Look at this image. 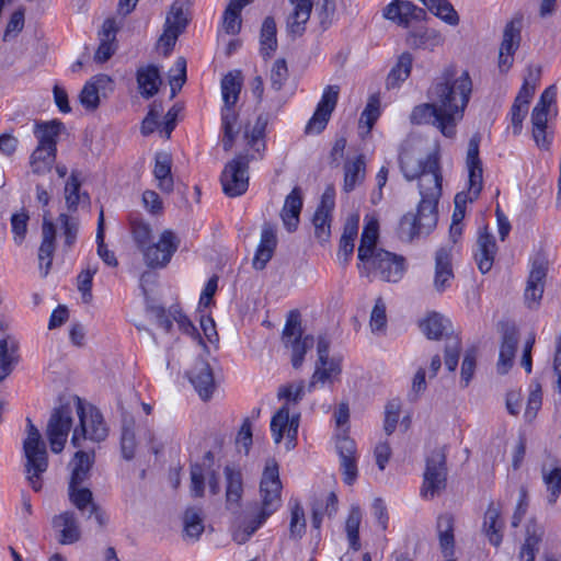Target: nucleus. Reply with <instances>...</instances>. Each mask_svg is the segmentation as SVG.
<instances>
[{
	"label": "nucleus",
	"instance_id": "52",
	"mask_svg": "<svg viewBox=\"0 0 561 561\" xmlns=\"http://www.w3.org/2000/svg\"><path fill=\"white\" fill-rule=\"evenodd\" d=\"M121 449L124 459L131 460L135 457V420L129 415H124L123 417Z\"/></svg>",
	"mask_w": 561,
	"mask_h": 561
},
{
	"label": "nucleus",
	"instance_id": "20",
	"mask_svg": "<svg viewBox=\"0 0 561 561\" xmlns=\"http://www.w3.org/2000/svg\"><path fill=\"white\" fill-rule=\"evenodd\" d=\"M187 378L202 400H208L215 390V379L210 365L197 358L187 371Z\"/></svg>",
	"mask_w": 561,
	"mask_h": 561
},
{
	"label": "nucleus",
	"instance_id": "60",
	"mask_svg": "<svg viewBox=\"0 0 561 561\" xmlns=\"http://www.w3.org/2000/svg\"><path fill=\"white\" fill-rule=\"evenodd\" d=\"M542 404V392L541 386L539 383H533L530 386V392L527 400V405L525 410V419L528 422H531L536 416L538 411L540 410Z\"/></svg>",
	"mask_w": 561,
	"mask_h": 561
},
{
	"label": "nucleus",
	"instance_id": "8",
	"mask_svg": "<svg viewBox=\"0 0 561 561\" xmlns=\"http://www.w3.org/2000/svg\"><path fill=\"white\" fill-rule=\"evenodd\" d=\"M447 484L446 454L443 448H436L426 457L421 495L433 499L445 490Z\"/></svg>",
	"mask_w": 561,
	"mask_h": 561
},
{
	"label": "nucleus",
	"instance_id": "51",
	"mask_svg": "<svg viewBox=\"0 0 561 561\" xmlns=\"http://www.w3.org/2000/svg\"><path fill=\"white\" fill-rule=\"evenodd\" d=\"M362 518L363 513L359 505L353 504L350 508L345 522V531L350 543V548L353 549L354 551H358L360 549L359 526L362 523Z\"/></svg>",
	"mask_w": 561,
	"mask_h": 561
},
{
	"label": "nucleus",
	"instance_id": "44",
	"mask_svg": "<svg viewBox=\"0 0 561 561\" xmlns=\"http://www.w3.org/2000/svg\"><path fill=\"white\" fill-rule=\"evenodd\" d=\"M413 58L410 53H403L399 56L397 64L392 67L386 79L388 90L398 88L405 81L412 69Z\"/></svg>",
	"mask_w": 561,
	"mask_h": 561
},
{
	"label": "nucleus",
	"instance_id": "61",
	"mask_svg": "<svg viewBox=\"0 0 561 561\" xmlns=\"http://www.w3.org/2000/svg\"><path fill=\"white\" fill-rule=\"evenodd\" d=\"M461 342L458 336L447 337L445 345V366L448 370L454 371L459 362Z\"/></svg>",
	"mask_w": 561,
	"mask_h": 561
},
{
	"label": "nucleus",
	"instance_id": "7",
	"mask_svg": "<svg viewBox=\"0 0 561 561\" xmlns=\"http://www.w3.org/2000/svg\"><path fill=\"white\" fill-rule=\"evenodd\" d=\"M282 339L285 346L291 350L293 367L300 368L305 355L312 348L314 340L312 335L302 336L300 313L297 310H291L288 313Z\"/></svg>",
	"mask_w": 561,
	"mask_h": 561
},
{
	"label": "nucleus",
	"instance_id": "42",
	"mask_svg": "<svg viewBox=\"0 0 561 561\" xmlns=\"http://www.w3.org/2000/svg\"><path fill=\"white\" fill-rule=\"evenodd\" d=\"M18 359L16 341L12 337L0 340V382L11 374Z\"/></svg>",
	"mask_w": 561,
	"mask_h": 561
},
{
	"label": "nucleus",
	"instance_id": "5",
	"mask_svg": "<svg viewBox=\"0 0 561 561\" xmlns=\"http://www.w3.org/2000/svg\"><path fill=\"white\" fill-rule=\"evenodd\" d=\"M26 423L27 436L23 442L26 478L32 489L38 492L42 489L41 477L48 468V454L39 431L30 417L26 419Z\"/></svg>",
	"mask_w": 561,
	"mask_h": 561
},
{
	"label": "nucleus",
	"instance_id": "9",
	"mask_svg": "<svg viewBox=\"0 0 561 561\" xmlns=\"http://www.w3.org/2000/svg\"><path fill=\"white\" fill-rule=\"evenodd\" d=\"M249 158L239 154L229 161L221 172L220 182L224 193L229 197L244 194L249 186Z\"/></svg>",
	"mask_w": 561,
	"mask_h": 561
},
{
	"label": "nucleus",
	"instance_id": "24",
	"mask_svg": "<svg viewBox=\"0 0 561 561\" xmlns=\"http://www.w3.org/2000/svg\"><path fill=\"white\" fill-rule=\"evenodd\" d=\"M466 163L469 173V188L467 194L470 196V202L478 198L482 190V163L479 158V140L471 138L468 145Z\"/></svg>",
	"mask_w": 561,
	"mask_h": 561
},
{
	"label": "nucleus",
	"instance_id": "48",
	"mask_svg": "<svg viewBox=\"0 0 561 561\" xmlns=\"http://www.w3.org/2000/svg\"><path fill=\"white\" fill-rule=\"evenodd\" d=\"M226 477V500L228 504H239L243 495L242 474L239 470L227 466L225 467Z\"/></svg>",
	"mask_w": 561,
	"mask_h": 561
},
{
	"label": "nucleus",
	"instance_id": "41",
	"mask_svg": "<svg viewBox=\"0 0 561 561\" xmlns=\"http://www.w3.org/2000/svg\"><path fill=\"white\" fill-rule=\"evenodd\" d=\"M205 529L204 515L201 507H187L183 514L184 538L198 540Z\"/></svg>",
	"mask_w": 561,
	"mask_h": 561
},
{
	"label": "nucleus",
	"instance_id": "28",
	"mask_svg": "<svg viewBox=\"0 0 561 561\" xmlns=\"http://www.w3.org/2000/svg\"><path fill=\"white\" fill-rule=\"evenodd\" d=\"M277 245L276 230L270 224L262 227L260 243L253 257V267L263 270L272 259Z\"/></svg>",
	"mask_w": 561,
	"mask_h": 561
},
{
	"label": "nucleus",
	"instance_id": "6",
	"mask_svg": "<svg viewBox=\"0 0 561 561\" xmlns=\"http://www.w3.org/2000/svg\"><path fill=\"white\" fill-rule=\"evenodd\" d=\"M79 425L73 430L71 444L76 448L82 446V440L100 443L107 437L108 430L102 413L92 405H87L79 397L73 398Z\"/></svg>",
	"mask_w": 561,
	"mask_h": 561
},
{
	"label": "nucleus",
	"instance_id": "26",
	"mask_svg": "<svg viewBox=\"0 0 561 561\" xmlns=\"http://www.w3.org/2000/svg\"><path fill=\"white\" fill-rule=\"evenodd\" d=\"M56 229L51 220L45 215L42 226V243L38 249V261L42 276L46 277L49 273L55 252Z\"/></svg>",
	"mask_w": 561,
	"mask_h": 561
},
{
	"label": "nucleus",
	"instance_id": "45",
	"mask_svg": "<svg viewBox=\"0 0 561 561\" xmlns=\"http://www.w3.org/2000/svg\"><path fill=\"white\" fill-rule=\"evenodd\" d=\"M62 123L51 121L46 123H37L34 127V135L38 140L36 147L57 148V138L61 131Z\"/></svg>",
	"mask_w": 561,
	"mask_h": 561
},
{
	"label": "nucleus",
	"instance_id": "38",
	"mask_svg": "<svg viewBox=\"0 0 561 561\" xmlns=\"http://www.w3.org/2000/svg\"><path fill=\"white\" fill-rule=\"evenodd\" d=\"M378 229L377 220H370L364 227L357 253L358 260L362 262V265H358L359 268L366 267V262L373 259V255L379 250L376 249Z\"/></svg>",
	"mask_w": 561,
	"mask_h": 561
},
{
	"label": "nucleus",
	"instance_id": "32",
	"mask_svg": "<svg viewBox=\"0 0 561 561\" xmlns=\"http://www.w3.org/2000/svg\"><path fill=\"white\" fill-rule=\"evenodd\" d=\"M545 535L543 527L530 519L526 525L525 541L519 551L520 561H534Z\"/></svg>",
	"mask_w": 561,
	"mask_h": 561
},
{
	"label": "nucleus",
	"instance_id": "30",
	"mask_svg": "<svg viewBox=\"0 0 561 561\" xmlns=\"http://www.w3.org/2000/svg\"><path fill=\"white\" fill-rule=\"evenodd\" d=\"M302 205L304 201L301 188L296 186L286 196L280 211L284 226L289 232L295 231L298 227Z\"/></svg>",
	"mask_w": 561,
	"mask_h": 561
},
{
	"label": "nucleus",
	"instance_id": "58",
	"mask_svg": "<svg viewBox=\"0 0 561 561\" xmlns=\"http://www.w3.org/2000/svg\"><path fill=\"white\" fill-rule=\"evenodd\" d=\"M306 531L305 511L299 503H295L290 510L289 536L291 539H300Z\"/></svg>",
	"mask_w": 561,
	"mask_h": 561
},
{
	"label": "nucleus",
	"instance_id": "13",
	"mask_svg": "<svg viewBox=\"0 0 561 561\" xmlns=\"http://www.w3.org/2000/svg\"><path fill=\"white\" fill-rule=\"evenodd\" d=\"M300 415L298 413L290 415L289 407L285 403L271 420V433L275 444H279L286 435V448L293 449L296 446Z\"/></svg>",
	"mask_w": 561,
	"mask_h": 561
},
{
	"label": "nucleus",
	"instance_id": "10",
	"mask_svg": "<svg viewBox=\"0 0 561 561\" xmlns=\"http://www.w3.org/2000/svg\"><path fill=\"white\" fill-rule=\"evenodd\" d=\"M72 426V410L69 404L56 408L47 423L46 435L50 449L59 454L65 448L67 437Z\"/></svg>",
	"mask_w": 561,
	"mask_h": 561
},
{
	"label": "nucleus",
	"instance_id": "50",
	"mask_svg": "<svg viewBox=\"0 0 561 561\" xmlns=\"http://www.w3.org/2000/svg\"><path fill=\"white\" fill-rule=\"evenodd\" d=\"M277 28L274 18L267 16L264 19L261 27L260 44L261 54L264 58L271 57L277 48Z\"/></svg>",
	"mask_w": 561,
	"mask_h": 561
},
{
	"label": "nucleus",
	"instance_id": "59",
	"mask_svg": "<svg viewBox=\"0 0 561 561\" xmlns=\"http://www.w3.org/2000/svg\"><path fill=\"white\" fill-rule=\"evenodd\" d=\"M58 222L60 224L65 245L68 248L72 247L76 242L79 230V222L77 218L68 216L67 214H60L58 217Z\"/></svg>",
	"mask_w": 561,
	"mask_h": 561
},
{
	"label": "nucleus",
	"instance_id": "4",
	"mask_svg": "<svg viewBox=\"0 0 561 561\" xmlns=\"http://www.w3.org/2000/svg\"><path fill=\"white\" fill-rule=\"evenodd\" d=\"M130 233L145 264L150 268L165 267L180 247V238L170 229L162 231L157 242H152L151 226L142 219L129 221Z\"/></svg>",
	"mask_w": 561,
	"mask_h": 561
},
{
	"label": "nucleus",
	"instance_id": "56",
	"mask_svg": "<svg viewBox=\"0 0 561 561\" xmlns=\"http://www.w3.org/2000/svg\"><path fill=\"white\" fill-rule=\"evenodd\" d=\"M542 480L546 484L548 495V502L553 504L557 502L561 494V467L556 466L547 468L546 466L541 469Z\"/></svg>",
	"mask_w": 561,
	"mask_h": 561
},
{
	"label": "nucleus",
	"instance_id": "53",
	"mask_svg": "<svg viewBox=\"0 0 561 561\" xmlns=\"http://www.w3.org/2000/svg\"><path fill=\"white\" fill-rule=\"evenodd\" d=\"M187 24L185 2L183 0H175L167 14L164 27L182 34Z\"/></svg>",
	"mask_w": 561,
	"mask_h": 561
},
{
	"label": "nucleus",
	"instance_id": "29",
	"mask_svg": "<svg viewBox=\"0 0 561 561\" xmlns=\"http://www.w3.org/2000/svg\"><path fill=\"white\" fill-rule=\"evenodd\" d=\"M341 373L342 367L339 358L332 357L331 359H318L308 385V391H313L319 383L324 385L334 382Z\"/></svg>",
	"mask_w": 561,
	"mask_h": 561
},
{
	"label": "nucleus",
	"instance_id": "11",
	"mask_svg": "<svg viewBox=\"0 0 561 561\" xmlns=\"http://www.w3.org/2000/svg\"><path fill=\"white\" fill-rule=\"evenodd\" d=\"M363 270L367 275L370 272H376L381 279L396 283L403 276L405 270L404 257L379 249L373 255V259L366 262V267H363Z\"/></svg>",
	"mask_w": 561,
	"mask_h": 561
},
{
	"label": "nucleus",
	"instance_id": "21",
	"mask_svg": "<svg viewBox=\"0 0 561 561\" xmlns=\"http://www.w3.org/2000/svg\"><path fill=\"white\" fill-rule=\"evenodd\" d=\"M496 251L495 238L488 231V227L480 228L473 257L482 274L488 273L492 268Z\"/></svg>",
	"mask_w": 561,
	"mask_h": 561
},
{
	"label": "nucleus",
	"instance_id": "35",
	"mask_svg": "<svg viewBox=\"0 0 561 561\" xmlns=\"http://www.w3.org/2000/svg\"><path fill=\"white\" fill-rule=\"evenodd\" d=\"M454 278L451 260L449 251L445 248L439 249L435 255V276L434 287L437 291L442 293L450 286Z\"/></svg>",
	"mask_w": 561,
	"mask_h": 561
},
{
	"label": "nucleus",
	"instance_id": "36",
	"mask_svg": "<svg viewBox=\"0 0 561 561\" xmlns=\"http://www.w3.org/2000/svg\"><path fill=\"white\" fill-rule=\"evenodd\" d=\"M344 183L343 190L350 193L360 185L366 176L365 157L359 154L355 158L347 159L344 163Z\"/></svg>",
	"mask_w": 561,
	"mask_h": 561
},
{
	"label": "nucleus",
	"instance_id": "23",
	"mask_svg": "<svg viewBox=\"0 0 561 561\" xmlns=\"http://www.w3.org/2000/svg\"><path fill=\"white\" fill-rule=\"evenodd\" d=\"M336 450L344 483L352 485L357 479L356 444L347 436L337 437Z\"/></svg>",
	"mask_w": 561,
	"mask_h": 561
},
{
	"label": "nucleus",
	"instance_id": "3",
	"mask_svg": "<svg viewBox=\"0 0 561 561\" xmlns=\"http://www.w3.org/2000/svg\"><path fill=\"white\" fill-rule=\"evenodd\" d=\"M280 491L282 482L278 465L274 459H270L265 463L260 483L261 501L249 506L247 519L232 534L237 543H245L267 518L280 507Z\"/></svg>",
	"mask_w": 561,
	"mask_h": 561
},
{
	"label": "nucleus",
	"instance_id": "57",
	"mask_svg": "<svg viewBox=\"0 0 561 561\" xmlns=\"http://www.w3.org/2000/svg\"><path fill=\"white\" fill-rule=\"evenodd\" d=\"M98 255L108 266H117L118 262L114 252L110 251L104 242V213L101 209L96 230Z\"/></svg>",
	"mask_w": 561,
	"mask_h": 561
},
{
	"label": "nucleus",
	"instance_id": "1",
	"mask_svg": "<svg viewBox=\"0 0 561 561\" xmlns=\"http://www.w3.org/2000/svg\"><path fill=\"white\" fill-rule=\"evenodd\" d=\"M416 179L419 180L421 195L416 213L403 215L397 230L399 239L405 242L430 234L437 225V205L442 195V174L436 154H427V169L420 173Z\"/></svg>",
	"mask_w": 561,
	"mask_h": 561
},
{
	"label": "nucleus",
	"instance_id": "17",
	"mask_svg": "<svg viewBox=\"0 0 561 561\" xmlns=\"http://www.w3.org/2000/svg\"><path fill=\"white\" fill-rule=\"evenodd\" d=\"M522 18L510 21L503 32V41L500 47L499 68L506 72L513 65V55L520 42Z\"/></svg>",
	"mask_w": 561,
	"mask_h": 561
},
{
	"label": "nucleus",
	"instance_id": "39",
	"mask_svg": "<svg viewBox=\"0 0 561 561\" xmlns=\"http://www.w3.org/2000/svg\"><path fill=\"white\" fill-rule=\"evenodd\" d=\"M172 159L167 152H158L156 154V163L153 169L154 178L158 186L162 192L171 193L173 191V178L171 174Z\"/></svg>",
	"mask_w": 561,
	"mask_h": 561
},
{
	"label": "nucleus",
	"instance_id": "43",
	"mask_svg": "<svg viewBox=\"0 0 561 561\" xmlns=\"http://www.w3.org/2000/svg\"><path fill=\"white\" fill-rule=\"evenodd\" d=\"M500 508L495 506L493 503H490L484 515L483 528L490 543H492L495 547L500 546L503 537L502 529L504 524L500 519Z\"/></svg>",
	"mask_w": 561,
	"mask_h": 561
},
{
	"label": "nucleus",
	"instance_id": "15",
	"mask_svg": "<svg viewBox=\"0 0 561 561\" xmlns=\"http://www.w3.org/2000/svg\"><path fill=\"white\" fill-rule=\"evenodd\" d=\"M339 94L340 87L336 84L328 85L324 88L321 100L318 103L312 117L309 119L306 126L307 134H319L325 128L331 114L337 104Z\"/></svg>",
	"mask_w": 561,
	"mask_h": 561
},
{
	"label": "nucleus",
	"instance_id": "40",
	"mask_svg": "<svg viewBox=\"0 0 561 561\" xmlns=\"http://www.w3.org/2000/svg\"><path fill=\"white\" fill-rule=\"evenodd\" d=\"M94 461V454L78 450L71 462V477L69 484H82L88 478Z\"/></svg>",
	"mask_w": 561,
	"mask_h": 561
},
{
	"label": "nucleus",
	"instance_id": "14",
	"mask_svg": "<svg viewBox=\"0 0 561 561\" xmlns=\"http://www.w3.org/2000/svg\"><path fill=\"white\" fill-rule=\"evenodd\" d=\"M548 273V262L542 255H537L531 262V268L524 293L525 305L536 309L540 305L545 291V279Z\"/></svg>",
	"mask_w": 561,
	"mask_h": 561
},
{
	"label": "nucleus",
	"instance_id": "22",
	"mask_svg": "<svg viewBox=\"0 0 561 561\" xmlns=\"http://www.w3.org/2000/svg\"><path fill=\"white\" fill-rule=\"evenodd\" d=\"M425 10L411 1L393 0L383 11V16L399 25L408 26L412 21H421L425 18Z\"/></svg>",
	"mask_w": 561,
	"mask_h": 561
},
{
	"label": "nucleus",
	"instance_id": "19",
	"mask_svg": "<svg viewBox=\"0 0 561 561\" xmlns=\"http://www.w3.org/2000/svg\"><path fill=\"white\" fill-rule=\"evenodd\" d=\"M400 169L408 181L415 180L427 169V154H423L417 144L405 142L399 154Z\"/></svg>",
	"mask_w": 561,
	"mask_h": 561
},
{
	"label": "nucleus",
	"instance_id": "2",
	"mask_svg": "<svg viewBox=\"0 0 561 561\" xmlns=\"http://www.w3.org/2000/svg\"><path fill=\"white\" fill-rule=\"evenodd\" d=\"M472 92V81L467 71L458 75L454 66H448L434 78L427 90L430 101L439 106L447 119L457 128L462 119Z\"/></svg>",
	"mask_w": 561,
	"mask_h": 561
},
{
	"label": "nucleus",
	"instance_id": "18",
	"mask_svg": "<svg viewBox=\"0 0 561 561\" xmlns=\"http://www.w3.org/2000/svg\"><path fill=\"white\" fill-rule=\"evenodd\" d=\"M69 501L80 512L89 510V517L93 516L100 527H103L107 523V516L104 511L93 501L92 491L82 484H69L68 485Z\"/></svg>",
	"mask_w": 561,
	"mask_h": 561
},
{
	"label": "nucleus",
	"instance_id": "37",
	"mask_svg": "<svg viewBox=\"0 0 561 561\" xmlns=\"http://www.w3.org/2000/svg\"><path fill=\"white\" fill-rule=\"evenodd\" d=\"M518 344V334L517 331L513 329H507L503 333L502 344L500 348L499 362H497V371L501 375L506 374L510 368L513 366L516 348Z\"/></svg>",
	"mask_w": 561,
	"mask_h": 561
},
{
	"label": "nucleus",
	"instance_id": "62",
	"mask_svg": "<svg viewBox=\"0 0 561 561\" xmlns=\"http://www.w3.org/2000/svg\"><path fill=\"white\" fill-rule=\"evenodd\" d=\"M267 121L259 116L254 126L252 127L251 131L245 130V138L248 139V145L255 149L256 151L261 150V147L264 149V144L261 142L265 128H266Z\"/></svg>",
	"mask_w": 561,
	"mask_h": 561
},
{
	"label": "nucleus",
	"instance_id": "31",
	"mask_svg": "<svg viewBox=\"0 0 561 561\" xmlns=\"http://www.w3.org/2000/svg\"><path fill=\"white\" fill-rule=\"evenodd\" d=\"M207 478L209 490L213 494L220 491L219 477L210 470L207 473L202 465L195 463L191 467V494L194 497H202L205 490V480Z\"/></svg>",
	"mask_w": 561,
	"mask_h": 561
},
{
	"label": "nucleus",
	"instance_id": "34",
	"mask_svg": "<svg viewBox=\"0 0 561 561\" xmlns=\"http://www.w3.org/2000/svg\"><path fill=\"white\" fill-rule=\"evenodd\" d=\"M112 82L106 75H98L89 80L82 88L79 99L85 110L94 111L100 104V90L105 89Z\"/></svg>",
	"mask_w": 561,
	"mask_h": 561
},
{
	"label": "nucleus",
	"instance_id": "55",
	"mask_svg": "<svg viewBox=\"0 0 561 561\" xmlns=\"http://www.w3.org/2000/svg\"><path fill=\"white\" fill-rule=\"evenodd\" d=\"M79 172L73 170L65 185V199L69 211H76L81 199H89L87 193L80 194Z\"/></svg>",
	"mask_w": 561,
	"mask_h": 561
},
{
	"label": "nucleus",
	"instance_id": "46",
	"mask_svg": "<svg viewBox=\"0 0 561 561\" xmlns=\"http://www.w3.org/2000/svg\"><path fill=\"white\" fill-rule=\"evenodd\" d=\"M449 327L450 321L437 312L430 313L425 319H423L420 322L421 331L430 340L442 339Z\"/></svg>",
	"mask_w": 561,
	"mask_h": 561
},
{
	"label": "nucleus",
	"instance_id": "25",
	"mask_svg": "<svg viewBox=\"0 0 561 561\" xmlns=\"http://www.w3.org/2000/svg\"><path fill=\"white\" fill-rule=\"evenodd\" d=\"M293 7L286 19V31L293 38L300 37L306 32V25L310 19L313 0H288Z\"/></svg>",
	"mask_w": 561,
	"mask_h": 561
},
{
	"label": "nucleus",
	"instance_id": "64",
	"mask_svg": "<svg viewBox=\"0 0 561 561\" xmlns=\"http://www.w3.org/2000/svg\"><path fill=\"white\" fill-rule=\"evenodd\" d=\"M288 78V68L286 60L280 58L275 60L271 69V87L275 91H279Z\"/></svg>",
	"mask_w": 561,
	"mask_h": 561
},
{
	"label": "nucleus",
	"instance_id": "16",
	"mask_svg": "<svg viewBox=\"0 0 561 561\" xmlns=\"http://www.w3.org/2000/svg\"><path fill=\"white\" fill-rule=\"evenodd\" d=\"M334 206L335 191L332 186H329L324 190L312 218L314 236L321 243L329 241L331 236V218Z\"/></svg>",
	"mask_w": 561,
	"mask_h": 561
},
{
	"label": "nucleus",
	"instance_id": "54",
	"mask_svg": "<svg viewBox=\"0 0 561 561\" xmlns=\"http://www.w3.org/2000/svg\"><path fill=\"white\" fill-rule=\"evenodd\" d=\"M424 5L436 16L449 25L459 23V15L448 0H421Z\"/></svg>",
	"mask_w": 561,
	"mask_h": 561
},
{
	"label": "nucleus",
	"instance_id": "47",
	"mask_svg": "<svg viewBox=\"0 0 561 561\" xmlns=\"http://www.w3.org/2000/svg\"><path fill=\"white\" fill-rule=\"evenodd\" d=\"M242 88L240 71H230L221 79V95L225 105L234 106Z\"/></svg>",
	"mask_w": 561,
	"mask_h": 561
},
{
	"label": "nucleus",
	"instance_id": "63",
	"mask_svg": "<svg viewBox=\"0 0 561 561\" xmlns=\"http://www.w3.org/2000/svg\"><path fill=\"white\" fill-rule=\"evenodd\" d=\"M96 271V266H88L78 275V289L82 294V299L85 304L92 300V278Z\"/></svg>",
	"mask_w": 561,
	"mask_h": 561
},
{
	"label": "nucleus",
	"instance_id": "12",
	"mask_svg": "<svg viewBox=\"0 0 561 561\" xmlns=\"http://www.w3.org/2000/svg\"><path fill=\"white\" fill-rule=\"evenodd\" d=\"M410 122L414 125H433L447 138H454L457 133L454 124L433 101L414 106L410 114Z\"/></svg>",
	"mask_w": 561,
	"mask_h": 561
},
{
	"label": "nucleus",
	"instance_id": "27",
	"mask_svg": "<svg viewBox=\"0 0 561 561\" xmlns=\"http://www.w3.org/2000/svg\"><path fill=\"white\" fill-rule=\"evenodd\" d=\"M51 525L58 531V542L61 545H71L81 538L80 525L76 513L72 511H66L56 515L51 520Z\"/></svg>",
	"mask_w": 561,
	"mask_h": 561
},
{
	"label": "nucleus",
	"instance_id": "49",
	"mask_svg": "<svg viewBox=\"0 0 561 561\" xmlns=\"http://www.w3.org/2000/svg\"><path fill=\"white\" fill-rule=\"evenodd\" d=\"M57 148L36 147L30 158L32 172L35 174H45L50 171L56 159Z\"/></svg>",
	"mask_w": 561,
	"mask_h": 561
},
{
	"label": "nucleus",
	"instance_id": "33",
	"mask_svg": "<svg viewBox=\"0 0 561 561\" xmlns=\"http://www.w3.org/2000/svg\"><path fill=\"white\" fill-rule=\"evenodd\" d=\"M139 93L145 99L156 95L162 83L160 71L154 65L139 67L136 73Z\"/></svg>",
	"mask_w": 561,
	"mask_h": 561
}]
</instances>
